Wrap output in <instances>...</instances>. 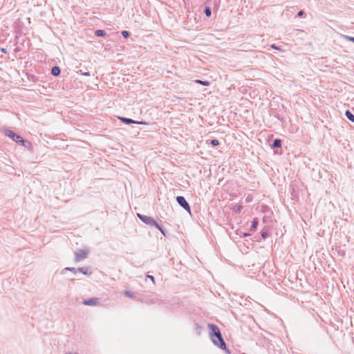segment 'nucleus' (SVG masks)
<instances>
[{"mask_svg": "<svg viewBox=\"0 0 354 354\" xmlns=\"http://www.w3.org/2000/svg\"><path fill=\"white\" fill-rule=\"evenodd\" d=\"M6 135L11 138L13 141L22 146L26 147V144H29L27 140H25L20 135L16 133L12 130H6Z\"/></svg>", "mask_w": 354, "mask_h": 354, "instance_id": "f03ea898", "label": "nucleus"}, {"mask_svg": "<svg viewBox=\"0 0 354 354\" xmlns=\"http://www.w3.org/2000/svg\"><path fill=\"white\" fill-rule=\"evenodd\" d=\"M64 270H68V271L73 272V273L75 274V273H77V272H78V268L76 269L75 268L67 267V268H64Z\"/></svg>", "mask_w": 354, "mask_h": 354, "instance_id": "a211bd4d", "label": "nucleus"}, {"mask_svg": "<svg viewBox=\"0 0 354 354\" xmlns=\"http://www.w3.org/2000/svg\"><path fill=\"white\" fill-rule=\"evenodd\" d=\"M95 35L97 37H104L106 35V32L104 30H97Z\"/></svg>", "mask_w": 354, "mask_h": 354, "instance_id": "ddd939ff", "label": "nucleus"}, {"mask_svg": "<svg viewBox=\"0 0 354 354\" xmlns=\"http://www.w3.org/2000/svg\"><path fill=\"white\" fill-rule=\"evenodd\" d=\"M153 226H155L158 230H160V232L164 235L165 236L166 235V233H165V230L163 229L162 226L159 225L157 222H156V225H153Z\"/></svg>", "mask_w": 354, "mask_h": 354, "instance_id": "4468645a", "label": "nucleus"}, {"mask_svg": "<svg viewBox=\"0 0 354 354\" xmlns=\"http://www.w3.org/2000/svg\"><path fill=\"white\" fill-rule=\"evenodd\" d=\"M346 39L348 40V41H352L354 43V37H351V36H346Z\"/></svg>", "mask_w": 354, "mask_h": 354, "instance_id": "393cba45", "label": "nucleus"}, {"mask_svg": "<svg viewBox=\"0 0 354 354\" xmlns=\"http://www.w3.org/2000/svg\"><path fill=\"white\" fill-rule=\"evenodd\" d=\"M121 34L124 38H128L130 36V33L127 30H122Z\"/></svg>", "mask_w": 354, "mask_h": 354, "instance_id": "6ab92c4d", "label": "nucleus"}, {"mask_svg": "<svg viewBox=\"0 0 354 354\" xmlns=\"http://www.w3.org/2000/svg\"><path fill=\"white\" fill-rule=\"evenodd\" d=\"M83 304L86 306H95L97 304V299H84Z\"/></svg>", "mask_w": 354, "mask_h": 354, "instance_id": "6e6552de", "label": "nucleus"}, {"mask_svg": "<svg viewBox=\"0 0 354 354\" xmlns=\"http://www.w3.org/2000/svg\"><path fill=\"white\" fill-rule=\"evenodd\" d=\"M272 147L273 148H279L281 147V140L279 138H277V139H274L272 144Z\"/></svg>", "mask_w": 354, "mask_h": 354, "instance_id": "9b49d317", "label": "nucleus"}, {"mask_svg": "<svg viewBox=\"0 0 354 354\" xmlns=\"http://www.w3.org/2000/svg\"><path fill=\"white\" fill-rule=\"evenodd\" d=\"M195 82L197 83V84H201L203 86H209V82L208 81H203V80H196L195 81Z\"/></svg>", "mask_w": 354, "mask_h": 354, "instance_id": "dca6fc26", "label": "nucleus"}, {"mask_svg": "<svg viewBox=\"0 0 354 354\" xmlns=\"http://www.w3.org/2000/svg\"><path fill=\"white\" fill-rule=\"evenodd\" d=\"M84 75H86V76H89L90 75V73L88 72H84L82 73Z\"/></svg>", "mask_w": 354, "mask_h": 354, "instance_id": "bb28decb", "label": "nucleus"}, {"mask_svg": "<svg viewBox=\"0 0 354 354\" xmlns=\"http://www.w3.org/2000/svg\"><path fill=\"white\" fill-rule=\"evenodd\" d=\"M138 217L145 224L149 226H153V225H156V221L150 216H145L141 214H138Z\"/></svg>", "mask_w": 354, "mask_h": 354, "instance_id": "39448f33", "label": "nucleus"}, {"mask_svg": "<svg viewBox=\"0 0 354 354\" xmlns=\"http://www.w3.org/2000/svg\"><path fill=\"white\" fill-rule=\"evenodd\" d=\"M61 69L59 66H53L51 69V74L54 76H58L60 75Z\"/></svg>", "mask_w": 354, "mask_h": 354, "instance_id": "1a4fd4ad", "label": "nucleus"}, {"mask_svg": "<svg viewBox=\"0 0 354 354\" xmlns=\"http://www.w3.org/2000/svg\"><path fill=\"white\" fill-rule=\"evenodd\" d=\"M261 235L263 239H266L268 236V233L267 231H262Z\"/></svg>", "mask_w": 354, "mask_h": 354, "instance_id": "aec40b11", "label": "nucleus"}, {"mask_svg": "<svg viewBox=\"0 0 354 354\" xmlns=\"http://www.w3.org/2000/svg\"><path fill=\"white\" fill-rule=\"evenodd\" d=\"M125 295L129 297H133V293L131 292L129 290H126L125 292H124Z\"/></svg>", "mask_w": 354, "mask_h": 354, "instance_id": "4be33fe9", "label": "nucleus"}, {"mask_svg": "<svg viewBox=\"0 0 354 354\" xmlns=\"http://www.w3.org/2000/svg\"><path fill=\"white\" fill-rule=\"evenodd\" d=\"M345 116L351 122L354 123V114L349 110H346L345 112Z\"/></svg>", "mask_w": 354, "mask_h": 354, "instance_id": "9d476101", "label": "nucleus"}, {"mask_svg": "<svg viewBox=\"0 0 354 354\" xmlns=\"http://www.w3.org/2000/svg\"><path fill=\"white\" fill-rule=\"evenodd\" d=\"M204 13L207 17H210L212 15V10L211 8L209 6H206L204 9Z\"/></svg>", "mask_w": 354, "mask_h": 354, "instance_id": "2eb2a0df", "label": "nucleus"}, {"mask_svg": "<svg viewBox=\"0 0 354 354\" xmlns=\"http://www.w3.org/2000/svg\"><path fill=\"white\" fill-rule=\"evenodd\" d=\"M304 15H305L304 11H303V10H300V11H299V12H298V13H297V17H303Z\"/></svg>", "mask_w": 354, "mask_h": 354, "instance_id": "b1692460", "label": "nucleus"}, {"mask_svg": "<svg viewBox=\"0 0 354 354\" xmlns=\"http://www.w3.org/2000/svg\"><path fill=\"white\" fill-rule=\"evenodd\" d=\"M250 234L249 233H243V236H244V237H245V236H250Z\"/></svg>", "mask_w": 354, "mask_h": 354, "instance_id": "cd10ccee", "label": "nucleus"}, {"mask_svg": "<svg viewBox=\"0 0 354 354\" xmlns=\"http://www.w3.org/2000/svg\"><path fill=\"white\" fill-rule=\"evenodd\" d=\"M89 251L88 250H79L75 252V261L78 262L87 257Z\"/></svg>", "mask_w": 354, "mask_h": 354, "instance_id": "20e7f679", "label": "nucleus"}, {"mask_svg": "<svg viewBox=\"0 0 354 354\" xmlns=\"http://www.w3.org/2000/svg\"><path fill=\"white\" fill-rule=\"evenodd\" d=\"M146 279H149L153 282V283L155 284V279L152 275L147 274Z\"/></svg>", "mask_w": 354, "mask_h": 354, "instance_id": "412c9836", "label": "nucleus"}, {"mask_svg": "<svg viewBox=\"0 0 354 354\" xmlns=\"http://www.w3.org/2000/svg\"><path fill=\"white\" fill-rule=\"evenodd\" d=\"M118 119L127 124H147L145 122L136 121L131 118H124V117H118Z\"/></svg>", "mask_w": 354, "mask_h": 354, "instance_id": "423d86ee", "label": "nucleus"}, {"mask_svg": "<svg viewBox=\"0 0 354 354\" xmlns=\"http://www.w3.org/2000/svg\"><path fill=\"white\" fill-rule=\"evenodd\" d=\"M1 52H3V53H6V49H5V48H1Z\"/></svg>", "mask_w": 354, "mask_h": 354, "instance_id": "c85d7f7f", "label": "nucleus"}, {"mask_svg": "<svg viewBox=\"0 0 354 354\" xmlns=\"http://www.w3.org/2000/svg\"><path fill=\"white\" fill-rule=\"evenodd\" d=\"M270 47L273 49L281 50V48L274 44H272Z\"/></svg>", "mask_w": 354, "mask_h": 354, "instance_id": "5701e85b", "label": "nucleus"}, {"mask_svg": "<svg viewBox=\"0 0 354 354\" xmlns=\"http://www.w3.org/2000/svg\"><path fill=\"white\" fill-rule=\"evenodd\" d=\"M353 112H354V107L353 108Z\"/></svg>", "mask_w": 354, "mask_h": 354, "instance_id": "c756f323", "label": "nucleus"}, {"mask_svg": "<svg viewBox=\"0 0 354 354\" xmlns=\"http://www.w3.org/2000/svg\"><path fill=\"white\" fill-rule=\"evenodd\" d=\"M78 272H80L85 275H87V276H89L92 274V272L90 271V269L88 267L79 268Z\"/></svg>", "mask_w": 354, "mask_h": 354, "instance_id": "0eeeda50", "label": "nucleus"}, {"mask_svg": "<svg viewBox=\"0 0 354 354\" xmlns=\"http://www.w3.org/2000/svg\"><path fill=\"white\" fill-rule=\"evenodd\" d=\"M176 202L178 203V205L180 207H182L184 209H185L187 212H188L189 214H191V207L184 196H177Z\"/></svg>", "mask_w": 354, "mask_h": 354, "instance_id": "7ed1b4c3", "label": "nucleus"}, {"mask_svg": "<svg viewBox=\"0 0 354 354\" xmlns=\"http://www.w3.org/2000/svg\"><path fill=\"white\" fill-rule=\"evenodd\" d=\"M208 328L210 329L209 336L214 344L221 349L225 350L227 353H230L218 327L213 324H209Z\"/></svg>", "mask_w": 354, "mask_h": 354, "instance_id": "f257e3e1", "label": "nucleus"}, {"mask_svg": "<svg viewBox=\"0 0 354 354\" xmlns=\"http://www.w3.org/2000/svg\"><path fill=\"white\" fill-rule=\"evenodd\" d=\"M258 223H259V222L257 218L253 219V221H252V225L250 226V230L253 231V230H256V228L258 226Z\"/></svg>", "mask_w": 354, "mask_h": 354, "instance_id": "f8f14e48", "label": "nucleus"}, {"mask_svg": "<svg viewBox=\"0 0 354 354\" xmlns=\"http://www.w3.org/2000/svg\"><path fill=\"white\" fill-rule=\"evenodd\" d=\"M241 209H242V206L239 205V206H236V207L234 209V210L237 212H240L241 210Z\"/></svg>", "mask_w": 354, "mask_h": 354, "instance_id": "a878e982", "label": "nucleus"}, {"mask_svg": "<svg viewBox=\"0 0 354 354\" xmlns=\"http://www.w3.org/2000/svg\"><path fill=\"white\" fill-rule=\"evenodd\" d=\"M209 144L213 147H216L219 145V141L216 139L209 140Z\"/></svg>", "mask_w": 354, "mask_h": 354, "instance_id": "f3484780", "label": "nucleus"}]
</instances>
